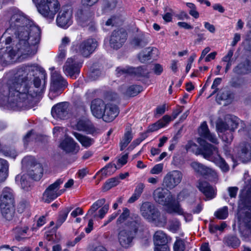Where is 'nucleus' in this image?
<instances>
[{"instance_id":"43","label":"nucleus","mask_w":251,"mask_h":251,"mask_svg":"<svg viewBox=\"0 0 251 251\" xmlns=\"http://www.w3.org/2000/svg\"><path fill=\"white\" fill-rule=\"evenodd\" d=\"M120 180H119V177H112L108 179L104 183L102 190L104 191H106L116 186L120 183Z\"/></svg>"},{"instance_id":"58","label":"nucleus","mask_w":251,"mask_h":251,"mask_svg":"<svg viewBox=\"0 0 251 251\" xmlns=\"http://www.w3.org/2000/svg\"><path fill=\"white\" fill-rule=\"evenodd\" d=\"M239 120L237 118H234L228 121V126H229V130L230 131H233L236 129L239 124Z\"/></svg>"},{"instance_id":"27","label":"nucleus","mask_w":251,"mask_h":251,"mask_svg":"<svg viewBox=\"0 0 251 251\" xmlns=\"http://www.w3.org/2000/svg\"><path fill=\"white\" fill-rule=\"evenodd\" d=\"M43 169L40 163L33 164L30 165L27 172V175L32 179L39 180L42 176Z\"/></svg>"},{"instance_id":"60","label":"nucleus","mask_w":251,"mask_h":251,"mask_svg":"<svg viewBox=\"0 0 251 251\" xmlns=\"http://www.w3.org/2000/svg\"><path fill=\"white\" fill-rule=\"evenodd\" d=\"M109 209V205L105 204L101 208H100L99 211V214L98 215L95 214L94 215V217L96 218L97 217H99L100 219H102L105 214L108 212Z\"/></svg>"},{"instance_id":"33","label":"nucleus","mask_w":251,"mask_h":251,"mask_svg":"<svg viewBox=\"0 0 251 251\" xmlns=\"http://www.w3.org/2000/svg\"><path fill=\"white\" fill-rule=\"evenodd\" d=\"M8 162L0 158V182L4 181L8 176Z\"/></svg>"},{"instance_id":"25","label":"nucleus","mask_w":251,"mask_h":251,"mask_svg":"<svg viewBox=\"0 0 251 251\" xmlns=\"http://www.w3.org/2000/svg\"><path fill=\"white\" fill-rule=\"evenodd\" d=\"M60 148L68 153L77 152L79 150L78 145L70 137H66L60 144Z\"/></svg>"},{"instance_id":"7","label":"nucleus","mask_w":251,"mask_h":251,"mask_svg":"<svg viewBox=\"0 0 251 251\" xmlns=\"http://www.w3.org/2000/svg\"><path fill=\"white\" fill-rule=\"evenodd\" d=\"M38 73H41L40 68L35 64L30 65H23L19 67L15 75V78L17 80H9L8 83V88L9 89V83L18 82L21 83L20 81L24 82L31 80V79L37 75Z\"/></svg>"},{"instance_id":"47","label":"nucleus","mask_w":251,"mask_h":251,"mask_svg":"<svg viewBox=\"0 0 251 251\" xmlns=\"http://www.w3.org/2000/svg\"><path fill=\"white\" fill-rule=\"evenodd\" d=\"M228 208L224 206L215 212L214 215L219 219H225L228 216Z\"/></svg>"},{"instance_id":"29","label":"nucleus","mask_w":251,"mask_h":251,"mask_svg":"<svg viewBox=\"0 0 251 251\" xmlns=\"http://www.w3.org/2000/svg\"><path fill=\"white\" fill-rule=\"evenodd\" d=\"M2 216L8 221L11 220L15 214L14 204L0 205Z\"/></svg>"},{"instance_id":"53","label":"nucleus","mask_w":251,"mask_h":251,"mask_svg":"<svg viewBox=\"0 0 251 251\" xmlns=\"http://www.w3.org/2000/svg\"><path fill=\"white\" fill-rule=\"evenodd\" d=\"M164 126V124L162 121H158L155 123L150 125L148 127L147 132H151L157 130L158 129Z\"/></svg>"},{"instance_id":"28","label":"nucleus","mask_w":251,"mask_h":251,"mask_svg":"<svg viewBox=\"0 0 251 251\" xmlns=\"http://www.w3.org/2000/svg\"><path fill=\"white\" fill-rule=\"evenodd\" d=\"M234 73L237 75H243L251 73V62L245 60L239 63L233 69Z\"/></svg>"},{"instance_id":"52","label":"nucleus","mask_w":251,"mask_h":251,"mask_svg":"<svg viewBox=\"0 0 251 251\" xmlns=\"http://www.w3.org/2000/svg\"><path fill=\"white\" fill-rule=\"evenodd\" d=\"M244 50L247 51H251V31L248 32L246 36V38L242 43Z\"/></svg>"},{"instance_id":"23","label":"nucleus","mask_w":251,"mask_h":251,"mask_svg":"<svg viewBox=\"0 0 251 251\" xmlns=\"http://www.w3.org/2000/svg\"><path fill=\"white\" fill-rule=\"evenodd\" d=\"M103 113H104L101 118L106 122H110L118 115L119 111L117 105L107 104Z\"/></svg>"},{"instance_id":"48","label":"nucleus","mask_w":251,"mask_h":251,"mask_svg":"<svg viewBox=\"0 0 251 251\" xmlns=\"http://www.w3.org/2000/svg\"><path fill=\"white\" fill-rule=\"evenodd\" d=\"M243 222L249 230V237L251 238V210L245 213V216L242 219Z\"/></svg>"},{"instance_id":"35","label":"nucleus","mask_w":251,"mask_h":251,"mask_svg":"<svg viewBox=\"0 0 251 251\" xmlns=\"http://www.w3.org/2000/svg\"><path fill=\"white\" fill-rule=\"evenodd\" d=\"M232 99L233 95L230 91L226 88H223L218 93L216 100L220 103L221 100H231Z\"/></svg>"},{"instance_id":"55","label":"nucleus","mask_w":251,"mask_h":251,"mask_svg":"<svg viewBox=\"0 0 251 251\" xmlns=\"http://www.w3.org/2000/svg\"><path fill=\"white\" fill-rule=\"evenodd\" d=\"M116 72L118 76H120L122 75H126L128 74H133V69H132V68H121L119 67L116 69Z\"/></svg>"},{"instance_id":"40","label":"nucleus","mask_w":251,"mask_h":251,"mask_svg":"<svg viewBox=\"0 0 251 251\" xmlns=\"http://www.w3.org/2000/svg\"><path fill=\"white\" fill-rule=\"evenodd\" d=\"M117 0H103L102 10L103 12H107L114 9L117 5Z\"/></svg>"},{"instance_id":"51","label":"nucleus","mask_w":251,"mask_h":251,"mask_svg":"<svg viewBox=\"0 0 251 251\" xmlns=\"http://www.w3.org/2000/svg\"><path fill=\"white\" fill-rule=\"evenodd\" d=\"M226 242L228 245L231 246L232 248L238 247L240 243L239 239L236 236H228L226 239Z\"/></svg>"},{"instance_id":"6","label":"nucleus","mask_w":251,"mask_h":251,"mask_svg":"<svg viewBox=\"0 0 251 251\" xmlns=\"http://www.w3.org/2000/svg\"><path fill=\"white\" fill-rule=\"evenodd\" d=\"M140 212L145 219L154 223L157 226H162L166 223V218L161 216L158 210L150 202L146 201L142 204Z\"/></svg>"},{"instance_id":"62","label":"nucleus","mask_w":251,"mask_h":251,"mask_svg":"<svg viewBox=\"0 0 251 251\" xmlns=\"http://www.w3.org/2000/svg\"><path fill=\"white\" fill-rule=\"evenodd\" d=\"M222 140L227 143H230L233 138V136L232 134V133L231 131H229L228 132H226V133L224 134L222 136Z\"/></svg>"},{"instance_id":"5","label":"nucleus","mask_w":251,"mask_h":251,"mask_svg":"<svg viewBox=\"0 0 251 251\" xmlns=\"http://www.w3.org/2000/svg\"><path fill=\"white\" fill-rule=\"evenodd\" d=\"M38 12L44 17L52 20L60 9L58 0H32Z\"/></svg>"},{"instance_id":"8","label":"nucleus","mask_w":251,"mask_h":251,"mask_svg":"<svg viewBox=\"0 0 251 251\" xmlns=\"http://www.w3.org/2000/svg\"><path fill=\"white\" fill-rule=\"evenodd\" d=\"M68 82L58 72H53L51 76V85L49 97L53 100L59 96L67 87Z\"/></svg>"},{"instance_id":"16","label":"nucleus","mask_w":251,"mask_h":251,"mask_svg":"<svg viewBox=\"0 0 251 251\" xmlns=\"http://www.w3.org/2000/svg\"><path fill=\"white\" fill-rule=\"evenodd\" d=\"M98 46L97 41L89 38L82 41L79 46V52L84 57H87L92 54Z\"/></svg>"},{"instance_id":"37","label":"nucleus","mask_w":251,"mask_h":251,"mask_svg":"<svg viewBox=\"0 0 251 251\" xmlns=\"http://www.w3.org/2000/svg\"><path fill=\"white\" fill-rule=\"evenodd\" d=\"M133 138L131 129H128L125 133L124 137L120 142V150H124L131 142Z\"/></svg>"},{"instance_id":"44","label":"nucleus","mask_w":251,"mask_h":251,"mask_svg":"<svg viewBox=\"0 0 251 251\" xmlns=\"http://www.w3.org/2000/svg\"><path fill=\"white\" fill-rule=\"evenodd\" d=\"M105 202V200L104 199H101L97 201L93 204L90 209L88 210L87 215H93L100 207L104 204Z\"/></svg>"},{"instance_id":"22","label":"nucleus","mask_w":251,"mask_h":251,"mask_svg":"<svg viewBox=\"0 0 251 251\" xmlns=\"http://www.w3.org/2000/svg\"><path fill=\"white\" fill-rule=\"evenodd\" d=\"M72 13L69 10H62L59 13L56 18L58 26L67 28L72 24Z\"/></svg>"},{"instance_id":"63","label":"nucleus","mask_w":251,"mask_h":251,"mask_svg":"<svg viewBox=\"0 0 251 251\" xmlns=\"http://www.w3.org/2000/svg\"><path fill=\"white\" fill-rule=\"evenodd\" d=\"M243 84V80L240 78H233L230 81L231 86L235 88L241 87Z\"/></svg>"},{"instance_id":"9","label":"nucleus","mask_w":251,"mask_h":251,"mask_svg":"<svg viewBox=\"0 0 251 251\" xmlns=\"http://www.w3.org/2000/svg\"><path fill=\"white\" fill-rule=\"evenodd\" d=\"M127 37V32L124 29L120 28L114 30L112 32L109 40L111 48L114 50L119 49L124 45Z\"/></svg>"},{"instance_id":"42","label":"nucleus","mask_w":251,"mask_h":251,"mask_svg":"<svg viewBox=\"0 0 251 251\" xmlns=\"http://www.w3.org/2000/svg\"><path fill=\"white\" fill-rule=\"evenodd\" d=\"M29 177L27 174H24L21 176H18L16 177L17 181L20 179L21 187L25 190H28V188L30 186V182L28 180Z\"/></svg>"},{"instance_id":"32","label":"nucleus","mask_w":251,"mask_h":251,"mask_svg":"<svg viewBox=\"0 0 251 251\" xmlns=\"http://www.w3.org/2000/svg\"><path fill=\"white\" fill-rule=\"evenodd\" d=\"M73 134L80 143L81 145L85 148H88L90 147L94 144L95 142L94 139L76 132H74Z\"/></svg>"},{"instance_id":"2","label":"nucleus","mask_w":251,"mask_h":251,"mask_svg":"<svg viewBox=\"0 0 251 251\" xmlns=\"http://www.w3.org/2000/svg\"><path fill=\"white\" fill-rule=\"evenodd\" d=\"M46 75L41 73L35 77L33 85L28 86L18 82L9 83V94L7 106L14 110H21L31 108L34 98L42 94L46 87Z\"/></svg>"},{"instance_id":"46","label":"nucleus","mask_w":251,"mask_h":251,"mask_svg":"<svg viewBox=\"0 0 251 251\" xmlns=\"http://www.w3.org/2000/svg\"><path fill=\"white\" fill-rule=\"evenodd\" d=\"M130 215V211L126 208L125 207L123 209V212L120 214L117 219L116 224L117 225H121L125 222Z\"/></svg>"},{"instance_id":"14","label":"nucleus","mask_w":251,"mask_h":251,"mask_svg":"<svg viewBox=\"0 0 251 251\" xmlns=\"http://www.w3.org/2000/svg\"><path fill=\"white\" fill-rule=\"evenodd\" d=\"M63 182V180L58 179L46 189L43 197L45 202L50 203L61 195V193L59 192L58 190Z\"/></svg>"},{"instance_id":"36","label":"nucleus","mask_w":251,"mask_h":251,"mask_svg":"<svg viewBox=\"0 0 251 251\" xmlns=\"http://www.w3.org/2000/svg\"><path fill=\"white\" fill-rule=\"evenodd\" d=\"M145 187V186L143 183H138L135 188L134 193L129 199L128 202L129 203H133L137 200L143 193Z\"/></svg>"},{"instance_id":"38","label":"nucleus","mask_w":251,"mask_h":251,"mask_svg":"<svg viewBox=\"0 0 251 251\" xmlns=\"http://www.w3.org/2000/svg\"><path fill=\"white\" fill-rule=\"evenodd\" d=\"M175 201L171 203H170L168 205H166L168 206V212L170 213H176L179 215H183L186 218V216L183 212V209L180 207L178 203H174Z\"/></svg>"},{"instance_id":"12","label":"nucleus","mask_w":251,"mask_h":251,"mask_svg":"<svg viewBox=\"0 0 251 251\" xmlns=\"http://www.w3.org/2000/svg\"><path fill=\"white\" fill-rule=\"evenodd\" d=\"M182 177L181 172L174 170L166 175L163 179V184L168 189H172L181 182Z\"/></svg>"},{"instance_id":"20","label":"nucleus","mask_w":251,"mask_h":251,"mask_svg":"<svg viewBox=\"0 0 251 251\" xmlns=\"http://www.w3.org/2000/svg\"><path fill=\"white\" fill-rule=\"evenodd\" d=\"M106 104L104 101L100 99H96L93 100L91 104V111L93 115L100 119L104 113L103 111L106 108Z\"/></svg>"},{"instance_id":"59","label":"nucleus","mask_w":251,"mask_h":251,"mask_svg":"<svg viewBox=\"0 0 251 251\" xmlns=\"http://www.w3.org/2000/svg\"><path fill=\"white\" fill-rule=\"evenodd\" d=\"M221 82H222L221 78L217 77L214 79L213 83L211 86V88L212 89H214V90L210 94V95L209 96L208 98L214 95L215 94H216L218 90V88H217V87L221 84Z\"/></svg>"},{"instance_id":"31","label":"nucleus","mask_w":251,"mask_h":251,"mask_svg":"<svg viewBox=\"0 0 251 251\" xmlns=\"http://www.w3.org/2000/svg\"><path fill=\"white\" fill-rule=\"evenodd\" d=\"M154 243L156 246L167 245L168 237L163 231L158 230L153 236Z\"/></svg>"},{"instance_id":"61","label":"nucleus","mask_w":251,"mask_h":251,"mask_svg":"<svg viewBox=\"0 0 251 251\" xmlns=\"http://www.w3.org/2000/svg\"><path fill=\"white\" fill-rule=\"evenodd\" d=\"M163 165L158 164L155 165L150 171V173L152 175H157L162 172Z\"/></svg>"},{"instance_id":"39","label":"nucleus","mask_w":251,"mask_h":251,"mask_svg":"<svg viewBox=\"0 0 251 251\" xmlns=\"http://www.w3.org/2000/svg\"><path fill=\"white\" fill-rule=\"evenodd\" d=\"M28 230V227L27 226H17L14 229L15 234V238L18 241H20L24 239L23 236L27 233Z\"/></svg>"},{"instance_id":"56","label":"nucleus","mask_w":251,"mask_h":251,"mask_svg":"<svg viewBox=\"0 0 251 251\" xmlns=\"http://www.w3.org/2000/svg\"><path fill=\"white\" fill-rule=\"evenodd\" d=\"M216 127L219 132H224L227 130H229L228 122L225 123L223 121L219 122L216 125Z\"/></svg>"},{"instance_id":"30","label":"nucleus","mask_w":251,"mask_h":251,"mask_svg":"<svg viewBox=\"0 0 251 251\" xmlns=\"http://www.w3.org/2000/svg\"><path fill=\"white\" fill-rule=\"evenodd\" d=\"M148 38L143 34L134 37L131 42V45L135 49L142 48L148 44Z\"/></svg>"},{"instance_id":"21","label":"nucleus","mask_w":251,"mask_h":251,"mask_svg":"<svg viewBox=\"0 0 251 251\" xmlns=\"http://www.w3.org/2000/svg\"><path fill=\"white\" fill-rule=\"evenodd\" d=\"M78 130L86 132L91 134L98 133V129L96 128L92 123L86 118L80 119L76 125Z\"/></svg>"},{"instance_id":"64","label":"nucleus","mask_w":251,"mask_h":251,"mask_svg":"<svg viewBox=\"0 0 251 251\" xmlns=\"http://www.w3.org/2000/svg\"><path fill=\"white\" fill-rule=\"evenodd\" d=\"M166 109V104H163V105L158 106L155 110V115L156 116H160L163 114Z\"/></svg>"},{"instance_id":"57","label":"nucleus","mask_w":251,"mask_h":251,"mask_svg":"<svg viewBox=\"0 0 251 251\" xmlns=\"http://www.w3.org/2000/svg\"><path fill=\"white\" fill-rule=\"evenodd\" d=\"M180 226V222L176 220H172L169 225V229L174 232L179 230Z\"/></svg>"},{"instance_id":"1","label":"nucleus","mask_w":251,"mask_h":251,"mask_svg":"<svg viewBox=\"0 0 251 251\" xmlns=\"http://www.w3.org/2000/svg\"><path fill=\"white\" fill-rule=\"evenodd\" d=\"M9 27L5 34H14L17 42L9 51L10 55L25 59L34 55L37 52L41 40L40 28L34 25L22 12L14 13L9 21Z\"/></svg>"},{"instance_id":"13","label":"nucleus","mask_w":251,"mask_h":251,"mask_svg":"<svg viewBox=\"0 0 251 251\" xmlns=\"http://www.w3.org/2000/svg\"><path fill=\"white\" fill-rule=\"evenodd\" d=\"M81 63L76 61L74 58H68L63 66L65 74L73 79L76 78L80 73Z\"/></svg>"},{"instance_id":"50","label":"nucleus","mask_w":251,"mask_h":251,"mask_svg":"<svg viewBox=\"0 0 251 251\" xmlns=\"http://www.w3.org/2000/svg\"><path fill=\"white\" fill-rule=\"evenodd\" d=\"M185 244L184 241L180 239H176L174 245V251H185Z\"/></svg>"},{"instance_id":"15","label":"nucleus","mask_w":251,"mask_h":251,"mask_svg":"<svg viewBox=\"0 0 251 251\" xmlns=\"http://www.w3.org/2000/svg\"><path fill=\"white\" fill-rule=\"evenodd\" d=\"M76 17L78 22L82 26L92 24L94 13L89 7H84L77 11Z\"/></svg>"},{"instance_id":"17","label":"nucleus","mask_w":251,"mask_h":251,"mask_svg":"<svg viewBox=\"0 0 251 251\" xmlns=\"http://www.w3.org/2000/svg\"><path fill=\"white\" fill-rule=\"evenodd\" d=\"M235 151L237 156L242 162H247L251 160V144L243 142L236 147Z\"/></svg>"},{"instance_id":"54","label":"nucleus","mask_w":251,"mask_h":251,"mask_svg":"<svg viewBox=\"0 0 251 251\" xmlns=\"http://www.w3.org/2000/svg\"><path fill=\"white\" fill-rule=\"evenodd\" d=\"M199 132L200 135L203 137H205L210 132L206 122H203L201 124Z\"/></svg>"},{"instance_id":"4","label":"nucleus","mask_w":251,"mask_h":251,"mask_svg":"<svg viewBox=\"0 0 251 251\" xmlns=\"http://www.w3.org/2000/svg\"><path fill=\"white\" fill-rule=\"evenodd\" d=\"M131 219L127 222L125 228L120 230L118 234L120 245L126 249L132 246L133 239L137 233H142L147 229L146 226L138 215H132Z\"/></svg>"},{"instance_id":"24","label":"nucleus","mask_w":251,"mask_h":251,"mask_svg":"<svg viewBox=\"0 0 251 251\" xmlns=\"http://www.w3.org/2000/svg\"><path fill=\"white\" fill-rule=\"evenodd\" d=\"M158 54V50L156 48L149 47L141 51L138 54V57L141 63H145L152 58H155Z\"/></svg>"},{"instance_id":"41","label":"nucleus","mask_w":251,"mask_h":251,"mask_svg":"<svg viewBox=\"0 0 251 251\" xmlns=\"http://www.w3.org/2000/svg\"><path fill=\"white\" fill-rule=\"evenodd\" d=\"M142 91V87L140 85H133L127 88L125 95L129 97H134Z\"/></svg>"},{"instance_id":"45","label":"nucleus","mask_w":251,"mask_h":251,"mask_svg":"<svg viewBox=\"0 0 251 251\" xmlns=\"http://www.w3.org/2000/svg\"><path fill=\"white\" fill-rule=\"evenodd\" d=\"M117 169L116 165L113 163H109L100 170V172L105 176H110L114 173Z\"/></svg>"},{"instance_id":"19","label":"nucleus","mask_w":251,"mask_h":251,"mask_svg":"<svg viewBox=\"0 0 251 251\" xmlns=\"http://www.w3.org/2000/svg\"><path fill=\"white\" fill-rule=\"evenodd\" d=\"M197 187L207 200H211L216 195V190L206 181L199 180Z\"/></svg>"},{"instance_id":"18","label":"nucleus","mask_w":251,"mask_h":251,"mask_svg":"<svg viewBox=\"0 0 251 251\" xmlns=\"http://www.w3.org/2000/svg\"><path fill=\"white\" fill-rule=\"evenodd\" d=\"M68 108L69 103L68 102H59L52 107L51 111V115L56 119H65L68 115Z\"/></svg>"},{"instance_id":"10","label":"nucleus","mask_w":251,"mask_h":251,"mask_svg":"<svg viewBox=\"0 0 251 251\" xmlns=\"http://www.w3.org/2000/svg\"><path fill=\"white\" fill-rule=\"evenodd\" d=\"M197 175L202 176L211 180H215L217 178V174L215 170L198 162H193L191 164Z\"/></svg>"},{"instance_id":"49","label":"nucleus","mask_w":251,"mask_h":251,"mask_svg":"<svg viewBox=\"0 0 251 251\" xmlns=\"http://www.w3.org/2000/svg\"><path fill=\"white\" fill-rule=\"evenodd\" d=\"M132 69H133V74L142 76L148 77L149 72L147 70L146 66H143L136 68H132Z\"/></svg>"},{"instance_id":"3","label":"nucleus","mask_w":251,"mask_h":251,"mask_svg":"<svg viewBox=\"0 0 251 251\" xmlns=\"http://www.w3.org/2000/svg\"><path fill=\"white\" fill-rule=\"evenodd\" d=\"M198 142L201 147L198 148L197 145L189 141L186 145V149L188 151L192 147L197 148L195 154L201 155L205 159L214 162L224 172L229 170V166L225 159L222 158L219 153L218 148L201 139H198Z\"/></svg>"},{"instance_id":"26","label":"nucleus","mask_w":251,"mask_h":251,"mask_svg":"<svg viewBox=\"0 0 251 251\" xmlns=\"http://www.w3.org/2000/svg\"><path fill=\"white\" fill-rule=\"evenodd\" d=\"M14 204V198L13 191L10 188L5 187L0 197V205Z\"/></svg>"},{"instance_id":"11","label":"nucleus","mask_w":251,"mask_h":251,"mask_svg":"<svg viewBox=\"0 0 251 251\" xmlns=\"http://www.w3.org/2000/svg\"><path fill=\"white\" fill-rule=\"evenodd\" d=\"M153 195L155 201L163 205H168L175 200L171 192L162 188L155 189Z\"/></svg>"},{"instance_id":"34","label":"nucleus","mask_w":251,"mask_h":251,"mask_svg":"<svg viewBox=\"0 0 251 251\" xmlns=\"http://www.w3.org/2000/svg\"><path fill=\"white\" fill-rule=\"evenodd\" d=\"M72 209V207H67L61 210L59 212L58 218L56 222V226H60L65 221L69 213L71 211Z\"/></svg>"}]
</instances>
